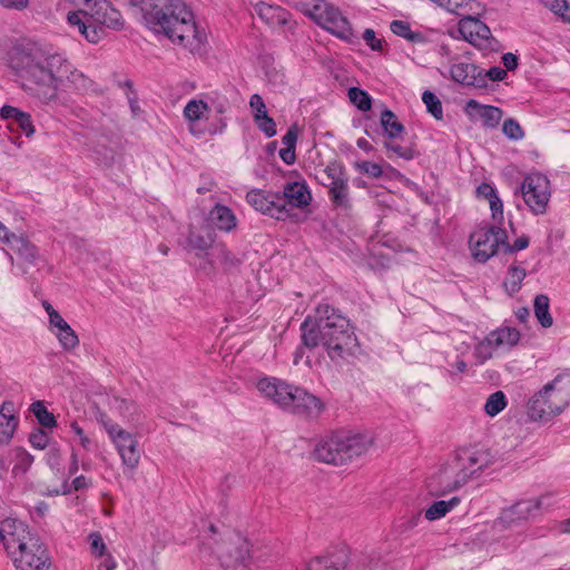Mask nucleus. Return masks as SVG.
<instances>
[{
    "instance_id": "obj_12",
    "label": "nucleus",
    "mask_w": 570,
    "mask_h": 570,
    "mask_svg": "<svg viewBox=\"0 0 570 570\" xmlns=\"http://www.w3.org/2000/svg\"><path fill=\"white\" fill-rule=\"evenodd\" d=\"M215 552L225 567L247 566V561L252 558L249 541L237 532L229 533L217 546Z\"/></svg>"
},
{
    "instance_id": "obj_22",
    "label": "nucleus",
    "mask_w": 570,
    "mask_h": 570,
    "mask_svg": "<svg viewBox=\"0 0 570 570\" xmlns=\"http://www.w3.org/2000/svg\"><path fill=\"white\" fill-rule=\"evenodd\" d=\"M465 114L473 121H481L483 126L494 128L498 124L499 108L490 105H481L474 99H470L464 106Z\"/></svg>"
},
{
    "instance_id": "obj_25",
    "label": "nucleus",
    "mask_w": 570,
    "mask_h": 570,
    "mask_svg": "<svg viewBox=\"0 0 570 570\" xmlns=\"http://www.w3.org/2000/svg\"><path fill=\"white\" fill-rule=\"evenodd\" d=\"M257 14L262 20L273 27L287 24L291 16L286 9L264 2L257 6Z\"/></svg>"
},
{
    "instance_id": "obj_9",
    "label": "nucleus",
    "mask_w": 570,
    "mask_h": 570,
    "mask_svg": "<svg viewBox=\"0 0 570 570\" xmlns=\"http://www.w3.org/2000/svg\"><path fill=\"white\" fill-rule=\"evenodd\" d=\"M322 184L328 189V197L336 209L347 212L352 208L348 177L342 164L333 161L323 169Z\"/></svg>"
},
{
    "instance_id": "obj_37",
    "label": "nucleus",
    "mask_w": 570,
    "mask_h": 570,
    "mask_svg": "<svg viewBox=\"0 0 570 570\" xmlns=\"http://www.w3.org/2000/svg\"><path fill=\"white\" fill-rule=\"evenodd\" d=\"M187 243L193 249L205 252L212 247L214 243V235L210 232L203 235L191 230L187 237Z\"/></svg>"
},
{
    "instance_id": "obj_13",
    "label": "nucleus",
    "mask_w": 570,
    "mask_h": 570,
    "mask_svg": "<svg viewBox=\"0 0 570 570\" xmlns=\"http://www.w3.org/2000/svg\"><path fill=\"white\" fill-rule=\"evenodd\" d=\"M105 428L117 448L122 464L130 470L136 469L140 461L138 440L116 423L105 424Z\"/></svg>"
},
{
    "instance_id": "obj_61",
    "label": "nucleus",
    "mask_w": 570,
    "mask_h": 570,
    "mask_svg": "<svg viewBox=\"0 0 570 570\" xmlns=\"http://www.w3.org/2000/svg\"><path fill=\"white\" fill-rule=\"evenodd\" d=\"M208 108L213 109L216 114L223 115L229 108V104L225 97H217L210 100Z\"/></svg>"
},
{
    "instance_id": "obj_11",
    "label": "nucleus",
    "mask_w": 570,
    "mask_h": 570,
    "mask_svg": "<svg viewBox=\"0 0 570 570\" xmlns=\"http://www.w3.org/2000/svg\"><path fill=\"white\" fill-rule=\"evenodd\" d=\"M449 464L450 462L443 465L439 472L430 479L429 489L432 494L440 497L455 491L473 476V471L470 472L466 468Z\"/></svg>"
},
{
    "instance_id": "obj_58",
    "label": "nucleus",
    "mask_w": 570,
    "mask_h": 570,
    "mask_svg": "<svg viewBox=\"0 0 570 570\" xmlns=\"http://www.w3.org/2000/svg\"><path fill=\"white\" fill-rule=\"evenodd\" d=\"M363 39L372 50L379 51L382 49V40L376 38L373 29H365Z\"/></svg>"
},
{
    "instance_id": "obj_57",
    "label": "nucleus",
    "mask_w": 570,
    "mask_h": 570,
    "mask_svg": "<svg viewBox=\"0 0 570 570\" xmlns=\"http://www.w3.org/2000/svg\"><path fill=\"white\" fill-rule=\"evenodd\" d=\"M484 411L489 416H495L499 414V391L489 396L484 405Z\"/></svg>"
},
{
    "instance_id": "obj_31",
    "label": "nucleus",
    "mask_w": 570,
    "mask_h": 570,
    "mask_svg": "<svg viewBox=\"0 0 570 570\" xmlns=\"http://www.w3.org/2000/svg\"><path fill=\"white\" fill-rule=\"evenodd\" d=\"M381 126L390 138H396L403 130L404 126L397 120L395 114L390 109H384L380 118Z\"/></svg>"
},
{
    "instance_id": "obj_38",
    "label": "nucleus",
    "mask_w": 570,
    "mask_h": 570,
    "mask_svg": "<svg viewBox=\"0 0 570 570\" xmlns=\"http://www.w3.org/2000/svg\"><path fill=\"white\" fill-rule=\"evenodd\" d=\"M56 336L66 351H71L79 345V338L69 324L58 330Z\"/></svg>"
},
{
    "instance_id": "obj_42",
    "label": "nucleus",
    "mask_w": 570,
    "mask_h": 570,
    "mask_svg": "<svg viewBox=\"0 0 570 570\" xmlns=\"http://www.w3.org/2000/svg\"><path fill=\"white\" fill-rule=\"evenodd\" d=\"M422 100L435 119L440 120L443 117L442 104L440 99L430 90H425L422 95Z\"/></svg>"
},
{
    "instance_id": "obj_17",
    "label": "nucleus",
    "mask_w": 570,
    "mask_h": 570,
    "mask_svg": "<svg viewBox=\"0 0 570 570\" xmlns=\"http://www.w3.org/2000/svg\"><path fill=\"white\" fill-rule=\"evenodd\" d=\"M547 497H540L537 499H529L517 502L509 509H504L501 513L502 522L525 521L540 513L543 507H548L546 503Z\"/></svg>"
},
{
    "instance_id": "obj_7",
    "label": "nucleus",
    "mask_w": 570,
    "mask_h": 570,
    "mask_svg": "<svg viewBox=\"0 0 570 570\" xmlns=\"http://www.w3.org/2000/svg\"><path fill=\"white\" fill-rule=\"evenodd\" d=\"M372 439L364 434L334 433L322 439L314 449L317 461L343 465L367 452Z\"/></svg>"
},
{
    "instance_id": "obj_44",
    "label": "nucleus",
    "mask_w": 570,
    "mask_h": 570,
    "mask_svg": "<svg viewBox=\"0 0 570 570\" xmlns=\"http://www.w3.org/2000/svg\"><path fill=\"white\" fill-rule=\"evenodd\" d=\"M528 246L529 237L527 235H521L513 244L509 243L508 235H501V247H503L505 254H513L514 252L525 249Z\"/></svg>"
},
{
    "instance_id": "obj_55",
    "label": "nucleus",
    "mask_w": 570,
    "mask_h": 570,
    "mask_svg": "<svg viewBox=\"0 0 570 570\" xmlns=\"http://www.w3.org/2000/svg\"><path fill=\"white\" fill-rule=\"evenodd\" d=\"M249 106L254 111L253 117L254 116H264L267 114L265 102H264L263 98L261 97V95H258V94H254L250 96Z\"/></svg>"
},
{
    "instance_id": "obj_40",
    "label": "nucleus",
    "mask_w": 570,
    "mask_h": 570,
    "mask_svg": "<svg viewBox=\"0 0 570 570\" xmlns=\"http://www.w3.org/2000/svg\"><path fill=\"white\" fill-rule=\"evenodd\" d=\"M208 109V104H206L203 100H196L193 99L187 102V105L184 108V116L189 121H197L199 120L204 112Z\"/></svg>"
},
{
    "instance_id": "obj_32",
    "label": "nucleus",
    "mask_w": 570,
    "mask_h": 570,
    "mask_svg": "<svg viewBox=\"0 0 570 570\" xmlns=\"http://www.w3.org/2000/svg\"><path fill=\"white\" fill-rule=\"evenodd\" d=\"M525 275L527 273L524 268L517 265H511L508 268L507 277L503 283L507 293L512 295L519 292V289L521 288V283L524 279Z\"/></svg>"
},
{
    "instance_id": "obj_39",
    "label": "nucleus",
    "mask_w": 570,
    "mask_h": 570,
    "mask_svg": "<svg viewBox=\"0 0 570 570\" xmlns=\"http://www.w3.org/2000/svg\"><path fill=\"white\" fill-rule=\"evenodd\" d=\"M348 98L362 111H368L372 108L371 96L365 90L352 87L348 89Z\"/></svg>"
},
{
    "instance_id": "obj_3",
    "label": "nucleus",
    "mask_w": 570,
    "mask_h": 570,
    "mask_svg": "<svg viewBox=\"0 0 570 570\" xmlns=\"http://www.w3.org/2000/svg\"><path fill=\"white\" fill-rule=\"evenodd\" d=\"M301 340L309 350L322 344L333 362L352 356L357 346L348 320L327 303L316 307L314 320L307 317L301 324Z\"/></svg>"
},
{
    "instance_id": "obj_63",
    "label": "nucleus",
    "mask_w": 570,
    "mask_h": 570,
    "mask_svg": "<svg viewBox=\"0 0 570 570\" xmlns=\"http://www.w3.org/2000/svg\"><path fill=\"white\" fill-rule=\"evenodd\" d=\"M22 114V111L16 107L12 106H3L0 109V115L3 119H11L13 122L16 119Z\"/></svg>"
},
{
    "instance_id": "obj_48",
    "label": "nucleus",
    "mask_w": 570,
    "mask_h": 570,
    "mask_svg": "<svg viewBox=\"0 0 570 570\" xmlns=\"http://www.w3.org/2000/svg\"><path fill=\"white\" fill-rule=\"evenodd\" d=\"M355 167L360 173L372 178H380L383 174L382 167L379 164L367 160L356 163Z\"/></svg>"
},
{
    "instance_id": "obj_4",
    "label": "nucleus",
    "mask_w": 570,
    "mask_h": 570,
    "mask_svg": "<svg viewBox=\"0 0 570 570\" xmlns=\"http://www.w3.org/2000/svg\"><path fill=\"white\" fill-rule=\"evenodd\" d=\"M0 543L17 570H49L51 558L41 539L17 519L0 522Z\"/></svg>"
},
{
    "instance_id": "obj_43",
    "label": "nucleus",
    "mask_w": 570,
    "mask_h": 570,
    "mask_svg": "<svg viewBox=\"0 0 570 570\" xmlns=\"http://www.w3.org/2000/svg\"><path fill=\"white\" fill-rule=\"evenodd\" d=\"M546 7L570 22V0H544Z\"/></svg>"
},
{
    "instance_id": "obj_18",
    "label": "nucleus",
    "mask_w": 570,
    "mask_h": 570,
    "mask_svg": "<svg viewBox=\"0 0 570 570\" xmlns=\"http://www.w3.org/2000/svg\"><path fill=\"white\" fill-rule=\"evenodd\" d=\"M459 32L468 42L482 47L491 39L490 28L480 19L465 16L459 21Z\"/></svg>"
},
{
    "instance_id": "obj_33",
    "label": "nucleus",
    "mask_w": 570,
    "mask_h": 570,
    "mask_svg": "<svg viewBox=\"0 0 570 570\" xmlns=\"http://www.w3.org/2000/svg\"><path fill=\"white\" fill-rule=\"evenodd\" d=\"M499 346V335L495 331H493L490 335V337H487L485 340L481 341L476 347H475V356L479 360V364L484 363L487 360H489L493 352Z\"/></svg>"
},
{
    "instance_id": "obj_54",
    "label": "nucleus",
    "mask_w": 570,
    "mask_h": 570,
    "mask_svg": "<svg viewBox=\"0 0 570 570\" xmlns=\"http://www.w3.org/2000/svg\"><path fill=\"white\" fill-rule=\"evenodd\" d=\"M29 442L32 448L43 450L48 445L49 436L42 430H38L37 432L30 434Z\"/></svg>"
},
{
    "instance_id": "obj_20",
    "label": "nucleus",
    "mask_w": 570,
    "mask_h": 570,
    "mask_svg": "<svg viewBox=\"0 0 570 570\" xmlns=\"http://www.w3.org/2000/svg\"><path fill=\"white\" fill-rule=\"evenodd\" d=\"M67 21L71 27H77L79 32L91 43L99 42L105 36V30L95 24L82 10L71 11L67 14Z\"/></svg>"
},
{
    "instance_id": "obj_8",
    "label": "nucleus",
    "mask_w": 570,
    "mask_h": 570,
    "mask_svg": "<svg viewBox=\"0 0 570 570\" xmlns=\"http://www.w3.org/2000/svg\"><path fill=\"white\" fill-rule=\"evenodd\" d=\"M308 16L321 28L344 40L352 41L353 29L348 20L342 14L341 10L333 4L320 0L308 11Z\"/></svg>"
},
{
    "instance_id": "obj_59",
    "label": "nucleus",
    "mask_w": 570,
    "mask_h": 570,
    "mask_svg": "<svg viewBox=\"0 0 570 570\" xmlns=\"http://www.w3.org/2000/svg\"><path fill=\"white\" fill-rule=\"evenodd\" d=\"M466 370V363L458 357L453 364H450V368H448V373L451 376L452 381H458V375L460 373H464Z\"/></svg>"
},
{
    "instance_id": "obj_29",
    "label": "nucleus",
    "mask_w": 570,
    "mask_h": 570,
    "mask_svg": "<svg viewBox=\"0 0 570 570\" xmlns=\"http://www.w3.org/2000/svg\"><path fill=\"white\" fill-rule=\"evenodd\" d=\"M459 503L460 499L458 497H453L448 501H436L425 510V518L430 521L441 519Z\"/></svg>"
},
{
    "instance_id": "obj_64",
    "label": "nucleus",
    "mask_w": 570,
    "mask_h": 570,
    "mask_svg": "<svg viewBox=\"0 0 570 570\" xmlns=\"http://www.w3.org/2000/svg\"><path fill=\"white\" fill-rule=\"evenodd\" d=\"M279 157L287 165L294 164L296 160L295 148H288V147L282 148L279 150Z\"/></svg>"
},
{
    "instance_id": "obj_24",
    "label": "nucleus",
    "mask_w": 570,
    "mask_h": 570,
    "mask_svg": "<svg viewBox=\"0 0 570 570\" xmlns=\"http://www.w3.org/2000/svg\"><path fill=\"white\" fill-rule=\"evenodd\" d=\"M209 224L225 233H229L237 227V218L234 212L220 204H216L208 214Z\"/></svg>"
},
{
    "instance_id": "obj_14",
    "label": "nucleus",
    "mask_w": 570,
    "mask_h": 570,
    "mask_svg": "<svg viewBox=\"0 0 570 570\" xmlns=\"http://www.w3.org/2000/svg\"><path fill=\"white\" fill-rule=\"evenodd\" d=\"M246 200L256 210L273 218L284 220L289 215V210L284 206V197H281V193H266L261 189H254L247 193Z\"/></svg>"
},
{
    "instance_id": "obj_35",
    "label": "nucleus",
    "mask_w": 570,
    "mask_h": 570,
    "mask_svg": "<svg viewBox=\"0 0 570 570\" xmlns=\"http://www.w3.org/2000/svg\"><path fill=\"white\" fill-rule=\"evenodd\" d=\"M30 411L33 413L41 426L52 429L57 425L55 415L47 410L42 401L33 402L30 406Z\"/></svg>"
},
{
    "instance_id": "obj_27",
    "label": "nucleus",
    "mask_w": 570,
    "mask_h": 570,
    "mask_svg": "<svg viewBox=\"0 0 570 570\" xmlns=\"http://www.w3.org/2000/svg\"><path fill=\"white\" fill-rule=\"evenodd\" d=\"M478 68L473 63H465V62H460V63H454L452 65L451 69H450V72H451V76L453 78V80H455L456 82H460L462 85H466V86H482V79L481 80H476V76H475V72H476Z\"/></svg>"
},
{
    "instance_id": "obj_50",
    "label": "nucleus",
    "mask_w": 570,
    "mask_h": 570,
    "mask_svg": "<svg viewBox=\"0 0 570 570\" xmlns=\"http://www.w3.org/2000/svg\"><path fill=\"white\" fill-rule=\"evenodd\" d=\"M384 146L387 150L393 151L396 156L405 160H411L414 158L415 153L412 147H402L392 141H385Z\"/></svg>"
},
{
    "instance_id": "obj_49",
    "label": "nucleus",
    "mask_w": 570,
    "mask_h": 570,
    "mask_svg": "<svg viewBox=\"0 0 570 570\" xmlns=\"http://www.w3.org/2000/svg\"><path fill=\"white\" fill-rule=\"evenodd\" d=\"M90 542V550L91 553L97 557H104L106 556V544L102 540V537L99 532H92L88 537Z\"/></svg>"
},
{
    "instance_id": "obj_10",
    "label": "nucleus",
    "mask_w": 570,
    "mask_h": 570,
    "mask_svg": "<svg viewBox=\"0 0 570 570\" xmlns=\"http://www.w3.org/2000/svg\"><path fill=\"white\" fill-rule=\"evenodd\" d=\"M524 203L534 215L547 212L551 198V185L549 178L541 173L529 174L521 185Z\"/></svg>"
},
{
    "instance_id": "obj_21",
    "label": "nucleus",
    "mask_w": 570,
    "mask_h": 570,
    "mask_svg": "<svg viewBox=\"0 0 570 570\" xmlns=\"http://www.w3.org/2000/svg\"><path fill=\"white\" fill-rule=\"evenodd\" d=\"M348 562L346 548H337L322 557H316L307 563L306 570H343Z\"/></svg>"
},
{
    "instance_id": "obj_23",
    "label": "nucleus",
    "mask_w": 570,
    "mask_h": 570,
    "mask_svg": "<svg viewBox=\"0 0 570 570\" xmlns=\"http://www.w3.org/2000/svg\"><path fill=\"white\" fill-rule=\"evenodd\" d=\"M281 197H284V206L291 205L292 207L303 208L309 205L312 196L304 183H288L285 185L283 194Z\"/></svg>"
},
{
    "instance_id": "obj_46",
    "label": "nucleus",
    "mask_w": 570,
    "mask_h": 570,
    "mask_svg": "<svg viewBox=\"0 0 570 570\" xmlns=\"http://www.w3.org/2000/svg\"><path fill=\"white\" fill-rule=\"evenodd\" d=\"M254 121L267 138H272L276 135V124L274 119L268 116V114L264 116H254Z\"/></svg>"
},
{
    "instance_id": "obj_52",
    "label": "nucleus",
    "mask_w": 570,
    "mask_h": 570,
    "mask_svg": "<svg viewBox=\"0 0 570 570\" xmlns=\"http://www.w3.org/2000/svg\"><path fill=\"white\" fill-rule=\"evenodd\" d=\"M520 341V332L517 328L507 326L501 328V344L505 343L509 346H515Z\"/></svg>"
},
{
    "instance_id": "obj_6",
    "label": "nucleus",
    "mask_w": 570,
    "mask_h": 570,
    "mask_svg": "<svg viewBox=\"0 0 570 570\" xmlns=\"http://www.w3.org/2000/svg\"><path fill=\"white\" fill-rule=\"evenodd\" d=\"M570 404V373H562L546 384L528 403L531 421L548 422Z\"/></svg>"
},
{
    "instance_id": "obj_62",
    "label": "nucleus",
    "mask_w": 570,
    "mask_h": 570,
    "mask_svg": "<svg viewBox=\"0 0 570 570\" xmlns=\"http://www.w3.org/2000/svg\"><path fill=\"white\" fill-rule=\"evenodd\" d=\"M297 141V127L292 126L283 136L282 142L285 147L295 148Z\"/></svg>"
},
{
    "instance_id": "obj_19",
    "label": "nucleus",
    "mask_w": 570,
    "mask_h": 570,
    "mask_svg": "<svg viewBox=\"0 0 570 570\" xmlns=\"http://www.w3.org/2000/svg\"><path fill=\"white\" fill-rule=\"evenodd\" d=\"M4 242L10 249L16 253L28 265L36 266L41 256L35 244L27 237L16 234H10L4 237Z\"/></svg>"
},
{
    "instance_id": "obj_36",
    "label": "nucleus",
    "mask_w": 570,
    "mask_h": 570,
    "mask_svg": "<svg viewBox=\"0 0 570 570\" xmlns=\"http://www.w3.org/2000/svg\"><path fill=\"white\" fill-rule=\"evenodd\" d=\"M475 195L479 199H485L489 202L492 216L495 217L499 212V197L497 195L495 188L490 184L482 183L476 187Z\"/></svg>"
},
{
    "instance_id": "obj_2",
    "label": "nucleus",
    "mask_w": 570,
    "mask_h": 570,
    "mask_svg": "<svg viewBox=\"0 0 570 570\" xmlns=\"http://www.w3.org/2000/svg\"><path fill=\"white\" fill-rule=\"evenodd\" d=\"M140 6L146 26L156 33H163L171 42L199 51L206 41V33L195 23L194 14L181 0H132Z\"/></svg>"
},
{
    "instance_id": "obj_1",
    "label": "nucleus",
    "mask_w": 570,
    "mask_h": 570,
    "mask_svg": "<svg viewBox=\"0 0 570 570\" xmlns=\"http://www.w3.org/2000/svg\"><path fill=\"white\" fill-rule=\"evenodd\" d=\"M10 67L29 96L49 105L59 97L69 70V59L53 49L35 45L17 50L10 58Z\"/></svg>"
},
{
    "instance_id": "obj_5",
    "label": "nucleus",
    "mask_w": 570,
    "mask_h": 570,
    "mask_svg": "<svg viewBox=\"0 0 570 570\" xmlns=\"http://www.w3.org/2000/svg\"><path fill=\"white\" fill-rule=\"evenodd\" d=\"M257 389L274 403L297 415L315 417L324 409L317 396L277 379H262L257 383Z\"/></svg>"
},
{
    "instance_id": "obj_60",
    "label": "nucleus",
    "mask_w": 570,
    "mask_h": 570,
    "mask_svg": "<svg viewBox=\"0 0 570 570\" xmlns=\"http://www.w3.org/2000/svg\"><path fill=\"white\" fill-rule=\"evenodd\" d=\"M470 0H444L441 7H444L448 11L460 14L459 10L465 8Z\"/></svg>"
},
{
    "instance_id": "obj_26",
    "label": "nucleus",
    "mask_w": 570,
    "mask_h": 570,
    "mask_svg": "<svg viewBox=\"0 0 570 570\" xmlns=\"http://www.w3.org/2000/svg\"><path fill=\"white\" fill-rule=\"evenodd\" d=\"M18 420L12 414V403L3 402L0 409V444H8L13 436Z\"/></svg>"
},
{
    "instance_id": "obj_56",
    "label": "nucleus",
    "mask_w": 570,
    "mask_h": 570,
    "mask_svg": "<svg viewBox=\"0 0 570 570\" xmlns=\"http://www.w3.org/2000/svg\"><path fill=\"white\" fill-rule=\"evenodd\" d=\"M0 7L6 10L23 11L29 7V0H0Z\"/></svg>"
},
{
    "instance_id": "obj_45",
    "label": "nucleus",
    "mask_w": 570,
    "mask_h": 570,
    "mask_svg": "<svg viewBox=\"0 0 570 570\" xmlns=\"http://www.w3.org/2000/svg\"><path fill=\"white\" fill-rule=\"evenodd\" d=\"M216 250L218 252V259L225 269L232 271L239 266L240 259L229 252L224 245L217 246Z\"/></svg>"
},
{
    "instance_id": "obj_28",
    "label": "nucleus",
    "mask_w": 570,
    "mask_h": 570,
    "mask_svg": "<svg viewBox=\"0 0 570 570\" xmlns=\"http://www.w3.org/2000/svg\"><path fill=\"white\" fill-rule=\"evenodd\" d=\"M66 80H68L72 87L82 94L89 92H98V86L91 79H89L85 73L76 69L72 63L69 61V70L66 73Z\"/></svg>"
},
{
    "instance_id": "obj_34",
    "label": "nucleus",
    "mask_w": 570,
    "mask_h": 570,
    "mask_svg": "<svg viewBox=\"0 0 570 570\" xmlns=\"http://www.w3.org/2000/svg\"><path fill=\"white\" fill-rule=\"evenodd\" d=\"M391 31L411 42H422L424 36L419 31H412L409 22L403 20H393L390 24Z\"/></svg>"
},
{
    "instance_id": "obj_15",
    "label": "nucleus",
    "mask_w": 570,
    "mask_h": 570,
    "mask_svg": "<svg viewBox=\"0 0 570 570\" xmlns=\"http://www.w3.org/2000/svg\"><path fill=\"white\" fill-rule=\"evenodd\" d=\"M470 249L475 261L487 262L495 255L499 247V227L480 228L469 239Z\"/></svg>"
},
{
    "instance_id": "obj_30",
    "label": "nucleus",
    "mask_w": 570,
    "mask_h": 570,
    "mask_svg": "<svg viewBox=\"0 0 570 570\" xmlns=\"http://www.w3.org/2000/svg\"><path fill=\"white\" fill-rule=\"evenodd\" d=\"M549 297L547 295L540 294L534 298V315L538 322L542 327H551L553 324V318L549 312Z\"/></svg>"
},
{
    "instance_id": "obj_51",
    "label": "nucleus",
    "mask_w": 570,
    "mask_h": 570,
    "mask_svg": "<svg viewBox=\"0 0 570 570\" xmlns=\"http://www.w3.org/2000/svg\"><path fill=\"white\" fill-rule=\"evenodd\" d=\"M14 124L26 134L27 137H31L35 134V126L29 114L22 111V114L16 119Z\"/></svg>"
},
{
    "instance_id": "obj_47",
    "label": "nucleus",
    "mask_w": 570,
    "mask_h": 570,
    "mask_svg": "<svg viewBox=\"0 0 570 570\" xmlns=\"http://www.w3.org/2000/svg\"><path fill=\"white\" fill-rule=\"evenodd\" d=\"M360 566L362 570H385L381 557L376 552L363 554L360 559Z\"/></svg>"
},
{
    "instance_id": "obj_16",
    "label": "nucleus",
    "mask_w": 570,
    "mask_h": 570,
    "mask_svg": "<svg viewBox=\"0 0 570 570\" xmlns=\"http://www.w3.org/2000/svg\"><path fill=\"white\" fill-rule=\"evenodd\" d=\"M495 454L483 445L461 448L456 451L455 458L449 465L466 468L473 475L483 468L493 464Z\"/></svg>"
},
{
    "instance_id": "obj_53",
    "label": "nucleus",
    "mask_w": 570,
    "mask_h": 570,
    "mask_svg": "<svg viewBox=\"0 0 570 570\" xmlns=\"http://www.w3.org/2000/svg\"><path fill=\"white\" fill-rule=\"evenodd\" d=\"M501 62L505 67V70L501 69V81H504L508 77L507 70L512 71L518 67V57L512 52H508L501 57Z\"/></svg>"
},
{
    "instance_id": "obj_41",
    "label": "nucleus",
    "mask_w": 570,
    "mask_h": 570,
    "mask_svg": "<svg viewBox=\"0 0 570 570\" xmlns=\"http://www.w3.org/2000/svg\"><path fill=\"white\" fill-rule=\"evenodd\" d=\"M501 131L511 140L519 141L525 136L520 124L513 118H508L501 126Z\"/></svg>"
}]
</instances>
